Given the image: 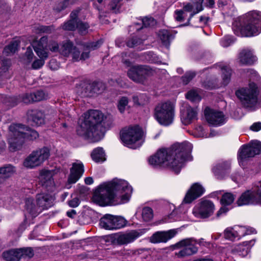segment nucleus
I'll list each match as a JSON object with an SVG mask.
<instances>
[{"label": "nucleus", "instance_id": "nucleus-38", "mask_svg": "<svg viewBox=\"0 0 261 261\" xmlns=\"http://www.w3.org/2000/svg\"><path fill=\"white\" fill-rule=\"evenodd\" d=\"M140 22L136 23L134 25L131 26L130 28H135L138 31L140 29H143V28H147L153 26L156 23L155 20L151 17H144L140 20Z\"/></svg>", "mask_w": 261, "mask_h": 261}, {"label": "nucleus", "instance_id": "nucleus-46", "mask_svg": "<svg viewBox=\"0 0 261 261\" xmlns=\"http://www.w3.org/2000/svg\"><path fill=\"white\" fill-rule=\"evenodd\" d=\"M186 97L188 99L193 102H199L201 100L198 91L195 89H192L188 92Z\"/></svg>", "mask_w": 261, "mask_h": 261}, {"label": "nucleus", "instance_id": "nucleus-60", "mask_svg": "<svg viewBox=\"0 0 261 261\" xmlns=\"http://www.w3.org/2000/svg\"><path fill=\"white\" fill-rule=\"evenodd\" d=\"M195 76V73L192 71H189L182 77V82L183 84H188L191 80Z\"/></svg>", "mask_w": 261, "mask_h": 261}, {"label": "nucleus", "instance_id": "nucleus-59", "mask_svg": "<svg viewBox=\"0 0 261 261\" xmlns=\"http://www.w3.org/2000/svg\"><path fill=\"white\" fill-rule=\"evenodd\" d=\"M115 234L114 235L104 236L99 237V242L101 244L111 243L113 241L115 242Z\"/></svg>", "mask_w": 261, "mask_h": 261}, {"label": "nucleus", "instance_id": "nucleus-21", "mask_svg": "<svg viewBox=\"0 0 261 261\" xmlns=\"http://www.w3.org/2000/svg\"><path fill=\"white\" fill-rule=\"evenodd\" d=\"M197 112L196 109L185 103L180 108V119L184 125H187L197 119Z\"/></svg>", "mask_w": 261, "mask_h": 261}, {"label": "nucleus", "instance_id": "nucleus-54", "mask_svg": "<svg viewBox=\"0 0 261 261\" xmlns=\"http://www.w3.org/2000/svg\"><path fill=\"white\" fill-rule=\"evenodd\" d=\"M69 0H64V1L59 2L56 4L54 7V10L57 12H60L68 7L69 5Z\"/></svg>", "mask_w": 261, "mask_h": 261}, {"label": "nucleus", "instance_id": "nucleus-17", "mask_svg": "<svg viewBox=\"0 0 261 261\" xmlns=\"http://www.w3.org/2000/svg\"><path fill=\"white\" fill-rule=\"evenodd\" d=\"M154 70L147 65H136L130 67L127 71L128 76L133 81L141 83L147 76L152 75Z\"/></svg>", "mask_w": 261, "mask_h": 261}, {"label": "nucleus", "instance_id": "nucleus-9", "mask_svg": "<svg viewBox=\"0 0 261 261\" xmlns=\"http://www.w3.org/2000/svg\"><path fill=\"white\" fill-rule=\"evenodd\" d=\"M36 54L40 58L46 59L48 57L47 50L49 49L53 52L59 51L58 44L55 41L51 40L48 43L47 38L43 36L39 40L34 41L32 43Z\"/></svg>", "mask_w": 261, "mask_h": 261}, {"label": "nucleus", "instance_id": "nucleus-14", "mask_svg": "<svg viewBox=\"0 0 261 261\" xmlns=\"http://www.w3.org/2000/svg\"><path fill=\"white\" fill-rule=\"evenodd\" d=\"M50 156V150L44 147L32 152L23 162V165L29 168H33L40 165Z\"/></svg>", "mask_w": 261, "mask_h": 261}, {"label": "nucleus", "instance_id": "nucleus-15", "mask_svg": "<svg viewBox=\"0 0 261 261\" xmlns=\"http://www.w3.org/2000/svg\"><path fill=\"white\" fill-rule=\"evenodd\" d=\"M126 220L122 217L106 214L100 220L102 228L107 230H117L125 226Z\"/></svg>", "mask_w": 261, "mask_h": 261}, {"label": "nucleus", "instance_id": "nucleus-42", "mask_svg": "<svg viewBox=\"0 0 261 261\" xmlns=\"http://www.w3.org/2000/svg\"><path fill=\"white\" fill-rule=\"evenodd\" d=\"M33 96V95H32V93H26L22 95L21 96L12 98V100L13 101V106L16 105L20 102H22L26 104L33 102H34Z\"/></svg>", "mask_w": 261, "mask_h": 261}, {"label": "nucleus", "instance_id": "nucleus-26", "mask_svg": "<svg viewBox=\"0 0 261 261\" xmlns=\"http://www.w3.org/2000/svg\"><path fill=\"white\" fill-rule=\"evenodd\" d=\"M229 161H220L216 163L212 168V171L217 178H222L230 169Z\"/></svg>", "mask_w": 261, "mask_h": 261}, {"label": "nucleus", "instance_id": "nucleus-36", "mask_svg": "<svg viewBox=\"0 0 261 261\" xmlns=\"http://www.w3.org/2000/svg\"><path fill=\"white\" fill-rule=\"evenodd\" d=\"M22 252L18 249H12L3 253V258L7 261H19L22 257Z\"/></svg>", "mask_w": 261, "mask_h": 261}, {"label": "nucleus", "instance_id": "nucleus-22", "mask_svg": "<svg viewBox=\"0 0 261 261\" xmlns=\"http://www.w3.org/2000/svg\"><path fill=\"white\" fill-rule=\"evenodd\" d=\"M255 239L245 241L237 244L231 248V253L233 255L245 257L248 255L250 249L254 245Z\"/></svg>", "mask_w": 261, "mask_h": 261}, {"label": "nucleus", "instance_id": "nucleus-37", "mask_svg": "<svg viewBox=\"0 0 261 261\" xmlns=\"http://www.w3.org/2000/svg\"><path fill=\"white\" fill-rule=\"evenodd\" d=\"M44 114L41 111L33 110L29 113V119L34 125H40L44 123Z\"/></svg>", "mask_w": 261, "mask_h": 261}, {"label": "nucleus", "instance_id": "nucleus-2", "mask_svg": "<svg viewBox=\"0 0 261 261\" xmlns=\"http://www.w3.org/2000/svg\"><path fill=\"white\" fill-rule=\"evenodd\" d=\"M133 188L127 181L118 178L99 185V205L116 206L128 203Z\"/></svg>", "mask_w": 261, "mask_h": 261}, {"label": "nucleus", "instance_id": "nucleus-50", "mask_svg": "<svg viewBox=\"0 0 261 261\" xmlns=\"http://www.w3.org/2000/svg\"><path fill=\"white\" fill-rule=\"evenodd\" d=\"M128 103V98L126 97H122L118 101L117 107L121 113H123Z\"/></svg>", "mask_w": 261, "mask_h": 261}, {"label": "nucleus", "instance_id": "nucleus-29", "mask_svg": "<svg viewBox=\"0 0 261 261\" xmlns=\"http://www.w3.org/2000/svg\"><path fill=\"white\" fill-rule=\"evenodd\" d=\"M55 199V197L49 194L41 193L37 195L36 202L42 212L51 207L54 204Z\"/></svg>", "mask_w": 261, "mask_h": 261}, {"label": "nucleus", "instance_id": "nucleus-24", "mask_svg": "<svg viewBox=\"0 0 261 261\" xmlns=\"http://www.w3.org/2000/svg\"><path fill=\"white\" fill-rule=\"evenodd\" d=\"M176 233L175 229L157 231L151 236L149 240L152 243H166L174 237Z\"/></svg>", "mask_w": 261, "mask_h": 261}, {"label": "nucleus", "instance_id": "nucleus-53", "mask_svg": "<svg viewBox=\"0 0 261 261\" xmlns=\"http://www.w3.org/2000/svg\"><path fill=\"white\" fill-rule=\"evenodd\" d=\"M234 42V39L231 36H226L222 38L220 40V44L223 47H227L230 46Z\"/></svg>", "mask_w": 261, "mask_h": 261}, {"label": "nucleus", "instance_id": "nucleus-48", "mask_svg": "<svg viewBox=\"0 0 261 261\" xmlns=\"http://www.w3.org/2000/svg\"><path fill=\"white\" fill-rule=\"evenodd\" d=\"M0 171L6 175L7 178H8L15 172L16 169L14 166L8 164L0 168Z\"/></svg>", "mask_w": 261, "mask_h": 261}, {"label": "nucleus", "instance_id": "nucleus-12", "mask_svg": "<svg viewBox=\"0 0 261 261\" xmlns=\"http://www.w3.org/2000/svg\"><path fill=\"white\" fill-rule=\"evenodd\" d=\"M261 153V142L257 140L251 141L248 144L243 145L238 151V161L241 166L250 158Z\"/></svg>", "mask_w": 261, "mask_h": 261}, {"label": "nucleus", "instance_id": "nucleus-55", "mask_svg": "<svg viewBox=\"0 0 261 261\" xmlns=\"http://www.w3.org/2000/svg\"><path fill=\"white\" fill-rule=\"evenodd\" d=\"M252 192L254 193L258 201L261 200V180L255 183L252 187Z\"/></svg>", "mask_w": 261, "mask_h": 261}, {"label": "nucleus", "instance_id": "nucleus-63", "mask_svg": "<svg viewBox=\"0 0 261 261\" xmlns=\"http://www.w3.org/2000/svg\"><path fill=\"white\" fill-rule=\"evenodd\" d=\"M32 95H33L34 102L39 101L45 98V94L42 91H38L32 93Z\"/></svg>", "mask_w": 261, "mask_h": 261}, {"label": "nucleus", "instance_id": "nucleus-27", "mask_svg": "<svg viewBox=\"0 0 261 261\" xmlns=\"http://www.w3.org/2000/svg\"><path fill=\"white\" fill-rule=\"evenodd\" d=\"M40 184L48 192L53 191L55 183L53 178V172L49 170H43L39 176Z\"/></svg>", "mask_w": 261, "mask_h": 261}, {"label": "nucleus", "instance_id": "nucleus-35", "mask_svg": "<svg viewBox=\"0 0 261 261\" xmlns=\"http://www.w3.org/2000/svg\"><path fill=\"white\" fill-rule=\"evenodd\" d=\"M25 207L26 210L33 216L36 217L41 212V208L38 204H35L32 198H27L25 199Z\"/></svg>", "mask_w": 261, "mask_h": 261}, {"label": "nucleus", "instance_id": "nucleus-32", "mask_svg": "<svg viewBox=\"0 0 261 261\" xmlns=\"http://www.w3.org/2000/svg\"><path fill=\"white\" fill-rule=\"evenodd\" d=\"M234 196L230 193H226L223 195L221 199V203L222 206L217 212V215L220 217L225 214L229 209L226 206L230 205L233 203L234 200Z\"/></svg>", "mask_w": 261, "mask_h": 261}, {"label": "nucleus", "instance_id": "nucleus-5", "mask_svg": "<svg viewBox=\"0 0 261 261\" xmlns=\"http://www.w3.org/2000/svg\"><path fill=\"white\" fill-rule=\"evenodd\" d=\"M11 137L9 139V149L15 151L21 148L25 138L34 140L39 137L35 130L21 124H13L9 126Z\"/></svg>", "mask_w": 261, "mask_h": 261}, {"label": "nucleus", "instance_id": "nucleus-31", "mask_svg": "<svg viewBox=\"0 0 261 261\" xmlns=\"http://www.w3.org/2000/svg\"><path fill=\"white\" fill-rule=\"evenodd\" d=\"M84 172V165L82 163H73L70 170V174L68 179V185L75 183Z\"/></svg>", "mask_w": 261, "mask_h": 261}, {"label": "nucleus", "instance_id": "nucleus-25", "mask_svg": "<svg viewBox=\"0 0 261 261\" xmlns=\"http://www.w3.org/2000/svg\"><path fill=\"white\" fill-rule=\"evenodd\" d=\"M112 123L111 116L99 112V141L103 138L106 132L111 127Z\"/></svg>", "mask_w": 261, "mask_h": 261}, {"label": "nucleus", "instance_id": "nucleus-11", "mask_svg": "<svg viewBox=\"0 0 261 261\" xmlns=\"http://www.w3.org/2000/svg\"><path fill=\"white\" fill-rule=\"evenodd\" d=\"M257 231L253 227L241 225L228 227L224 231V237L228 240L237 241L247 235L256 234Z\"/></svg>", "mask_w": 261, "mask_h": 261}, {"label": "nucleus", "instance_id": "nucleus-58", "mask_svg": "<svg viewBox=\"0 0 261 261\" xmlns=\"http://www.w3.org/2000/svg\"><path fill=\"white\" fill-rule=\"evenodd\" d=\"M89 28L88 24L83 23L82 21H78L76 24V27L78 29L79 33L81 35H85L87 33V30Z\"/></svg>", "mask_w": 261, "mask_h": 261}, {"label": "nucleus", "instance_id": "nucleus-41", "mask_svg": "<svg viewBox=\"0 0 261 261\" xmlns=\"http://www.w3.org/2000/svg\"><path fill=\"white\" fill-rule=\"evenodd\" d=\"M147 39V36L145 35L141 38H137L136 37H133L128 40L126 42V45L129 47H137L140 49H144L145 47H140V46L143 44V42Z\"/></svg>", "mask_w": 261, "mask_h": 261}, {"label": "nucleus", "instance_id": "nucleus-16", "mask_svg": "<svg viewBox=\"0 0 261 261\" xmlns=\"http://www.w3.org/2000/svg\"><path fill=\"white\" fill-rule=\"evenodd\" d=\"M147 231V229L142 228L116 233L115 242L119 245H127L134 242L145 234Z\"/></svg>", "mask_w": 261, "mask_h": 261}, {"label": "nucleus", "instance_id": "nucleus-40", "mask_svg": "<svg viewBox=\"0 0 261 261\" xmlns=\"http://www.w3.org/2000/svg\"><path fill=\"white\" fill-rule=\"evenodd\" d=\"M192 134L194 137L197 138H207L215 136L216 133L211 130L210 134L208 135L201 125H197L193 130Z\"/></svg>", "mask_w": 261, "mask_h": 261}, {"label": "nucleus", "instance_id": "nucleus-7", "mask_svg": "<svg viewBox=\"0 0 261 261\" xmlns=\"http://www.w3.org/2000/svg\"><path fill=\"white\" fill-rule=\"evenodd\" d=\"M154 117L161 125H171L175 118V105L171 101L159 103L154 109Z\"/></svg>", "mask_w": 261, "mask_h": 261}, {"label": "nucleus", "instance_id": "nucleus-51", "mask_svg": "<svg viewBox=\"0 0 261 261\" xmlns=\"http://www.w3.org/2000/svg\"><path fill=\"white\" fill-rule=\"evenodd\" d=\"M133 100L136 104L143 105L148 101V98L146 95L142 94L138 96H133Z\"/></svg>", "mask_w": 261, "mask_h": 261}, {"label": "nucleus", "instance_id": "nucleus-62", "mask_svg": "<svg viewBox=\"0 0 261 261\" xmlns=\"http://www.w3.org/2000/svg\"><path fill=\"white\" fill-rule=\"evenodd\" d=\"M234 8L233 5L230 0L227 3L226 5L221 9L223 13L228 15H231L232 12L234 11Z\"/></svg>", "mask_w": 261, "mask_h": 261}, {"label": "nucleus", "instance_id": "nucleus-13", "mask_svg": "<svg viewBox=\"0 0 261 261\" xmlns=\"http://www.w3.org/2000/svg\"><path fill=\"white\" fill-rule=\"evenodd\" d=\"M222 74V82L219 83L217 80H211L204 81L203 86L206 89L212 90L227 85L230 80L231 70L230 67L224 64H220L216 67Z\"/></svg>", "mask_w": 261, "mask_h": 261}, {"label": "nucleus", "instance_id": "nucleus-61", "mask_svg": "<svg viewBox=\"0 0 261 261\" xmlns=\"http://www.w3.org/2000/svg\"><path fill=\"white\" fill-rule=\"evenodd\" d=\"M174 17L176 21L178 22H182L185 19V13L184 10H177L174 12Z\"/></svg>", "mask_w": 261, "mask_h": 261}, {"label": "nucleus", "instance_id": "nucleus-4", "mask_svg": "<svg viewBox=\"0 0 261 261\" xmlns=\"http://www.w3.org/2000/svg\"><path fill=\"white\" fill-rule=\"evenodd\" d=\"M232 29L237 36L252 37L258 35L261 33V12L254 10L248 12L243 25L238 26L237 23H234Z\"/></svg>", "mask_w": 261, "mask_h": 261}, {"label": "nucleus", "instance_id": "nucleus-39", "mask_svg": "<svg viewBox=\"0 0 261 261\" xmlns=\"http://www.w3.org/2000/svg\"><path fill=\"white\" fill-rule=\"evenodd\" d=\"M158 36L163 45L168 47L171 41L173 38L171 33L167 30H162L159 32Z\"/></svg>", "mask_w": 261, "mask_h": 261}, {"label": "nucleus", "instance_id": "nucleus-20", "mask_svg": "<svg viewBox=\"0 0 261 261\" xmlns=\"http://www.w3.org/2000/svg\"><path fill=\"white\" fill-rule=\"evenodd\" d=\"M214 205L210 200L202 201L196 205L193 209V215L197 218H206L214 212Z\"/></svg>", "mask_w": 261, "mask_h": 261}, {"label": "nucleus", "instance_id": "nucleus-28", "mask_svg": "<svg viewBox=\"0 0 261 261\" xmlns=\"http://www.w3.org/2000/svg\"><path fill=\"white\" fill-rule=\"evenodd\" d=\"M238 59L239 62L244 65H252L257 60L253 50L249 48L241 50L238 55Z\"/></svg>", "mask_w": 261, "mask_h": 261}, {"label": "nucleus", "instance_id": "nucleus-8", "mask_svg": "<svg viewBox=\"0 0 261 261\" xmlns=\"http://www.w3.org/2000/svg\"><path fill=\"white\" fill-rule=\"evenodd\" d=\"M120 136L123 144L132 149L140 147L144 141L142 130L138 125L124 129L121 132Z\"/></svg>", "mask_w": 261, "mask_h": 261}, {"label": "nucleus", "instance_id": "nucleus-43", "mask_svg": "<svg viewBox=\"0 0 261 261\" xmlns=\"http://www.w3.org/2000/svg\"><path fill=\"white\" fill-rule=\"evenodd\" d=\"M19 44V41L18 40H13L11 41L9 44L5 46L4 48L3 52V55L7 56L13 55L17 50Z\"/></svg>", "mask_w": 261, "mask_h": 261}, {"label": "nucleus", "instance_id": "nucleus-64", "mask_svg": "<svg viewBox=\"0 0 261 261\" xmlns=\"http://www.w3.org/2000/svg\"><path fill=\"white\" fill-rule=\"evenodd\" d=\"M22 252V257H32L34 255V252L31 248H18Z\"/></svg>", "mask_w": 261, "mask_h": 261}, {"label": "nucleus", "instance_id": "nucleus-45", "mask_svg": "<svg viewBox=\"0 0 261 261\" xmlns=\"http://www.w3.org/2000/svg\"><path fill=\"white\" fill-rule=\"evenodd\" d=\"M72 55V59L74 61H78L80 60H85L89 57V52H83L81 55L80 51L75 46H74L72 49V52L70 53Z\"/></svg>", "mask_w": 261, "mask_h": 261}, {"label": "nucleus", "instance_id": "nucleus-10", "mask_svg": "<svg viewBox=\"0 0 261 261\" xmlns=\"http://www.w3.org/2000/svg\"><path fill=\"white\" fill-rule=\"evenodd\" d=\"M204 189L202 186V185L199 183L194 184L187 192L182 202L180 205L178 210L173 211V212L169 215V219H171L170 221L180 220V217H174L175 214H177V212L181 211V209L182 207L184 206L185 204L191 203L195 199L201 196L204 193Z\"/></svg>", "mask_w": 261, "mask_h": 261}, {"label": "nucleus", "instance_id": "nucleus-52", "mask_svg": "<svg viewBox=\"0 0 261 261\" xmlns=\"http://www.w3.org/2000/svg\"><path fill=\"white\" fill-rule=\"evenodd\" d=\"M78 21H73V20H69L65 22L62 25V29L66 31H74L76 27V24Z\"/></svg>", "mask_w": 261, "mask_h": 261}, {"label": "nucleus", "instance_id": "nucleus-47", "mask_svg": "<svg viewBox=\"0 0 261 261\" xmlns=\"http://www.w3.org/2000/svg\"><path fill=\"white\" fill-rule=\"evenodd\" d=\"M2 66L0 68V76H4L3 73H6L11 64V60L4 57L0 58Z\"/></svg>", "mask_w": 261, "mask_h": 261}, {"label": "nucleus", "instance_id": "nucleus-6", "mask_svg": "<svg viewBox=\"0 0 261 261\" xmlns=\"http://www.w3.org/2000/svg\"><path fill=\"white\" fill-rule=\"evenodd\" d=\"M98 111L90 110L84 114V121L77 128L79 135L91 143L98 141Z\"/></svg>", "mask_w": 261, "mask_h": 261}, {"label": "nucleus", "instance_id": "nucleus-33", "mask_svg": "<svg viewBox=\"0 0 261 261\" xmlns=\"http://www.w3.org/2000/svg\"><path fill=\"white\" fill-rule=\"evenodd\" d=\"M191 1L194 4V6L190 3H188L184 7L183 10L184 12L185 11L191 12L188 19V23H189V21L194 15L203 10L202 4L203 0H191Z\"/></svg>", "mask_w": 261, "mask_h": 261}, {"label": "nucleus", "instance_id": "nucleus-3", "mask_svg": "<svg viewBox=\"0 0 261 261\" xmlns=\"http://www.w3.org/2000/svg\"><path fill=\"white\" fill-rule=\"evenodd\" d=\"M247 74L250 79L248 86L238 90L236 94L243 106L252 111L258 108V85L260 83V79L257 73L253 69H249L247 71Z\"/></svg>", "mask_w": 261, "mask_h": 261}, {"label": "nucleus", "instance_id": "nucleus-57", "mask_svg": "<svg viewBox=\"0 0 261 261\" xmlns=\"http://www.w3.org/2000/svg\"><path fill=\"white\" fill-rule=\"evenodd\" d=\"M231 178L234 182L239 184L243 183L246 179V177L243 175V173L239 172L233 174Z\"/></svg>", "mask_w": 261, "mask_h": 261}, {"label": "nucleus", "instance_id": "nucleus-19", "mask_svg": "<svg viewBox=\"0 0 261 261\" xmlns=\"http://www.w3.org/2000/svg\"><path fill=\"white\" fill-rule=\"evenodd\" d=\"M204 114L206 121L211 125L218 126L226 122L225 115L221 111L207 107L204 110Z\"/></svg>", "mask_w": 261, "mask_h": 261}, {"label": "nucleus", "instance_id": "nucleus-18", "mask_svg": "<svg viewBox=\"0 0 261 261\" xmlns=\"http://www.w3.org/2000/svg\"><path fill=\"white\" fill-rule=\"evenodd\" d=\"M196 239L190 238L181 240L177 243L175 246L177 248L181 249L176 255L178 257H184L192 255L196 253L198 248L195 246Z\"/></svg>", "mask_w": 261, "mask_h": 261}, {"label": "nucleus", "instance_id": "nucleus-1", "mask_svg": "<svg viewBox=\"0 0 261 261\" xmlns=\"http://www.w3.org/2000/svg\"><path fill=\"white\" fill-rule=\"evenodd\" d=\"M192 144L187 141L174 144L171 148L160 149L148 159L150 165L153 167H168L175 173H179L187 161L192 160L191 154Z\"/></svg>", "mask_w": 261, "mask_h": 261}, {"label": "nucleus", "instance_id": "nucleus-23", "mask_svg": "<svg viewBox=\"0 0 261 261\" xmlns=\"http://www.w3.org/2000/svg\"><path fill=\"white\" fill-rule=\"evenodd\" d=\"M97 85L96 82L84 81L77 86V93L83 97H91L95 92Z\"/></svg>", "mask_w": 261, "mask_h": 261}, {"label": "nucleus", "instance_id": "nucleus-49", "mask_svg": "<svg viewBox=\"0 0 261 261\" xmlns=\"http://www.w3.org/2000/svg\"><path fill=\"white\" fill-rule=\"evenodd\" d=\"M34 54L32 48L29 46L27 48V50L22 57V61L25 64H29L31 62L33 59Z\"/></svg>", "mask_w": 261, "mask_h": 261}, {"label": "nucleus", "instance_id": "nucleus-44", "mask_svg": "<svg viewBox=\"0 0 261 261\" xmlns=\"http://www.w3.org/2000/svg\"><path fill=\"white\" fill-rule=\"evenodd\" d=\"M74 46L70 41H66L63 42L61 46L59 52L64 56H68L72 51Z\"/></svg>", "mask_w": 261, "mask_h": 261}, {"label": "nucleus", "instance_id": "nucleus-34", "mask_svg": "<svg viewBox=\"0 0 261 261\" xmlns=\"http://www.w3.org/2000/svg\"><path fill=\"white\" fill-rule=\"evenodd\" d=\"M152 210L149 207H145L142 210L138 211L134 216L133 219H135L140 221L148 222L153 218Z\"/></svg>", "mask_w": 261, "mask_h": 261}, {"label": "nucleus", "instance_id": "nucleus-30", "mask_svg": "<svg viewBox=\"0 0 261 261\" xmlns=\"http://www.w3.org/2000/svg\"><path fill=\"white\" fill-rule=\"evenodd\" d=\"M258 200L254 192H252V188L250 190H247L243 193L237 201L238 206H243L251 204L258 203Z\"/></svg>", "mask_w": 261, "mask_h": 261}, {"label": "nucleus", "instance_id": "nucleus-56", "mask_svg": "<svg viewBox=\"0 0 261 261\" xmlns=\"http://www.w3.org/2000/svg\"><path fill=\"white\" fill-rule=\"evenodd\" d=\"M35 32L37 33H50L54 29L51 26L38 25L35 28Z\"/></svg>", "mask_w": 261, "mask_h": 261}]
</instances>
